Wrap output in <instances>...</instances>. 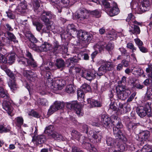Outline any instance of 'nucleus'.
I'll return each mask as SVG.
<instances>
[{"label":"nucleus","instance_id":"b1692460","mask_svg":"<svg viewBox=\"0 0 152 152\" xmlns=\"http://www.w3.org/2000/svg\"><path fill=\"white\" fill-rule=\"evenodd\" d=\"M88 103L90 104L92 107H100L102 106V104L100 101H97L90 98L87 99Z\"/></svg>","mask_w":152,"mask_h":152},{"label":"nucleus","instance_id":"bf43d9fd","mask_svg":"<svg viewBox=\"0 0 152 152\" xmlns=\"http://www.w3.org/2000/svg\"><path fill=\"white\" fill-rule=\"evenodd\" d=\"M84 92L81 89L77 90V95L78 98H83L84 97Z\"/></svg>","mask_w":152,"mask_h":152},{"label":"nucleus","instance_id":"7ed1b4c3","mask_svg":"<svg viewBox=\"0 0 152 152\" xmlns=\"http://www.w3.org/2000/svg\"><path fill=\"white\" fill-rule=\"evenodd\" d=\"M116 90L118 98L122 100H125L131 93L124 85H118L116 87Z\"/></svg>","mask_w":152,"mask_h":152},{"label":"nucleus","instance_id":"a878e982","mask_svg":"<svg viewBox=\"0 0 152 152\" xmlns=\"http://www.w3.org/2000/svg\"><path fill=\"white\" fill-rule=\"evenodd\" d=\"M53 44V47L52 51L54 54L56 55L61 51V45L57 41L54 42Z\"/></svg>","mask_w":152,"mask_h":152},{"label":"nucleus","instance_id":"680f3d73","mask_svg":"<svg viewBox=\"0 0 152 152\" xmlns=\"http://www.w3.org/2000/svg\"><path fill=\"white\" fill-rule=\"evenodd\" d=\"M40 69L43 71L47 72L50 70V68L45 65H42L40 66Z\"/></svg>","mask_w":152,"mask_h":152},{"label":"nucleus","instance_id":"4be33fe9","mask_svg":"<svg viewBox=\"0 0 152 152\" xmlns=\"http://www.w3.org/2000/svg\"><path fill=\"white\" fill-rule=\"evenodd\" d=\"M114 6L110 10L108 14L111 17L113 16L118 15L119 12V10L116 3L114 4Z\"/></svg>","mask_w":152,"mask_h":152},{"label":"nucleus","instance_id":"f03ea898","mask_svg":"<svg viewBox=\"0 0 152 152\" xmlns=\"http://www.w3.org/2000/svg\"><path fill=\"white\" fill-rule=\"evenodd\" d=\"M0 97L4 99L2 103L3 108L9 115L12 116L14 115L13 108L11 105V101L6 91L2 88H0Z\"/></svg>","mask_w":152,"mask_h":152},{"label":"nucleus","instance_id":"e433bc0d","mask_svg":"<svg viewBox=\"0 0 152 152\" xmlns=\"http://www.w3.org/2000/svg\"><path fill=\"white\" fill-rule=\"evenodd\" d=\"M23 74L28 78H30L31 79V77L32 78L33 77L36 78L37 77L36 75L33 74V73L30 70H23Z\"/></svg>","mask_w":152,"mask_h":152},{"label":"nucleus","instance_id":"ddd939ff","mask_svg":"<svg viewBox=\"0 0 152 152\" xmlns=\"http://www.w3.org/2000/svg\"><path fill=\"white\" fill-rule=\"evenodd\" d=\"M75 17L80 20L87 19L89 17V14L86 10L84 8L80 9L76 14Z\"/></svg>","mask_w":152,"mask_h":152},{"label":"nucleus","instance_id":"0eeeda50","mask_svg":"<svg viewBox=\"0 0 152 152\" xmlns=\"http://www.w3.org/2000/svg\"><path fill=\"white\" fill-rule=\"evenodd\" d=\"M113 67V65L112 62H104L101 66L99 68L97 74L99 76H102L107 71L112 70Z\"/></svg>","mask_w":152,"mask_h":152},{"label":"nucleus","instance_id":"c756f323","mask_svg":"<svg viewBox=\"0 0 152 152\" xmlns=\"http://www.w3.org/2000/svg\"><path fill=\"white\" fill-rule=\"evenodd\" d=\"M55 65L58 69H63L65 66L64 61L61 58H58L56 59Z\"/></svg>","mask_w":152,"mask_h":152},{"label":"nucleus","instance_id":"cd10ccee","mask_svg":"<svg viewBox=\"0 0 152 152\" xmlns=\"http://www.w3.org/2000/svg\"><path fill=\"white\" fill-rule=\"evenodd\" d=\"M15 56L14 54H8L6 57H5V62L4 64H12L14 62Z\"/></svg>","mask_w":152,"mask_h":152},{"label":"nucleus","instance_id":"f8f14e48","mask_svg":"<svg viewBox=\"0 0 152 152\" xmlns=\"http://www.w3.org/2000/svg\"><path fill=\"white\" fill-rule=\"evenodd\" d=\"M97 73L94 70H92L91 71H82L81 76L88 80H91L94 79Z\"/></svg>","mask_w":152,"mask_h":152},{"label":"nucleus","instance_id":"9b49d317","mask_svg":"<svg viewBox=\"0 0 152 152\" xmlns=\"http://www.w3.org/2000/svg\"><path fill=\"white\" fill-rule=\"evenodd\" d=\"M150 136V132L148 131H142L140 133L136 139L139 142H141L140 144L142 145L144 142L148 140Z\"/></svg>","mask_w":152,"mask_h":152},{"label":"nucleus","instance_id":"423d86ee","mask_svg":"<svg viewBox=\"0 0 152 152\" xmlns=\"http://www.w3.org/2000/svg\"><path fill=\"white\" fill-rule=\"evenodd\" d=\"M67 108L71 110H75L76 114L79 116H82L83 112L82 107L76 101H74L66 103Z\"/></svg>","mask_w":152,"mask_h":152},{"label":"nucleus","instance_id":"aec40b11","mask_svg":"<svg viewBox=\"0 0 152 152\" xmlns=\"http://www.w3.org/2000/svg\"><path fill=\"white\" fill-rule=\"evenodd\" d=\"M53 26L47 24L46 25V27L43 28L42 29L41 34L43 35L44 34H46V37H50V31L53 29Z\"/></svg>","mask_w":152,"mask_h":152},{"label":"nucleus","instance_id":"9d476101","mask_svg":"<svg viewBox=\"0 0 152 152\" xmlns=\"http://www.w3.org/2000/svg\"><path fill=\"white\" fill-rule=\"evenodd\" d=\"M65 105L63 102L56 101L54 104L51 107L48 111L49 115H51L56 111L63 108Z\"/></svg>","mask_w":152,"mask_h":152},{"label":"nucleus","instance_id":"2eb2a0df","mask_svg":"<svg viewBox=\"0 0 152 152\" xmlns=\"http://www.w3.org/2000/svg\"><path fill=\"white\" fill-rule=\"evenodd\" d=\"M118 111L121 114H125L130 111L131 110L130 105L127 103L123 104L120 102L118 104Z\"/></svg>","mask_w":152,"mask_h":152},{"label":"nucleus","instance_id":"79ce46f5","mask_svg":"<svg viewBox=\"0 0 152 152\" xmlns=\"http://www.w3.org/2000/svg\"><path fill=\"white\" fill-rule=\"evenodd\" d=\"M39 1L40 0H32V2L34 9V11H37V12L38 14L39 13L37 12L38 11L37 10L40 6Z\"/></svg>","mask_w":152,"mask_h":152},{"label":"nucleus","instance_id":"6e6d98bb","mask_svg":"<svg viewBox=\"0 0 152 152\" xmlns=\"http://www.w3.org/2000/svg\"><path fill=\"white\" fill-rule=\"evenodd\" d=\"M134 88H136L139 89H141L144 87L143 85H141L139 82H133L132 83Z\"/></svg>","mask_w":152,"mask_h":152},{"label":"nucleus","instance_id":"a19ab883","mask_svg":"<svg viewBox=\"0 0 152 152\" xmlns=\"http://www.w3.org/2000/svg\"><path fill=\"white\" fill-rule=\"evenodd\" d=\"M137 152H152V149L150 145L147 144L143 146L141 151Z\"/></svg>","mask_w":152,"mask_h":152},{"label":"nucleus","instance_id":"774afa93","mask_svg":"<svg viewBox=\"0 0 152 152\" xmlns=\"http://www.w3.org/2000/svg\"><path fill=\"white\" fill-rule=\"evenodd\" d=\"M113 44L112 43L110 42L107 45L106 49L108 51H111L113 49Z\"/></svg>","mask_w":152,"mask_h":152},{"label":"nucleus","instance_id":"09e8293b","mask_svg":"<svg viewBox=\"0 0 152 152\" xmlns=\"http://www.w3.org/2000/svg\"><path fill=\"white\" fill-rule=\"evenodd\" d=\"M107 37L111 40L115 39L117 38V34L115 32H111L107 34Z\"/></svg>","mask_w":152,"mask_h":152},{"label":"nucleus","instance_id":"72a5a7b5","mask_svg":"<svg viewBox=\"0 0 152 152\" xmlns=\"http://www.w3.org/2000/svg\"><path fill=\"white\" fill-rule=\"evenodd\" d=\"M6 33L8 36L7 38L9 40L12 41L14 43H18V40L16 39L15 36L12 33L9 31H6Z\"/></svg>","mask_w":152,"mask_h":152},{"label":"nucleus","instance_id":"c03bdc74","mask_svg":"<svg viewBox=\"0 0 152 152\" xmlns=\"http://www.w3.org/2000/svg\"><path fill=\"white\" fill-rule=\"evenodd\" d=\"M75 89L74 86L71 84L66 86V91L68 93H73L74 92Z\"/></svg>","mask_w":152,"mask_h":152},{"label":"nucleus","instance_id":"58836bf2","mask_svg":"<svg viewBox=\"0 0 152 152\" xmlns=\"http://www.w3.org/2000/svg\"><path fill=\"white\" fill-rule=\"evenodd\" d=\"M10 127L8 125L6 126L4 125H0V133H5L10 131Z\"/></svg>","mask_w":152,"mask_h":152},{"label":"nucleus","instance_id":"13d9d810","mask_svg":"<svg viewBox=\"0 0 152 152\" xmlns=\"http://www.w3.org/2000/svg\"><path fill=\"white\" fill-rule=\"evenodd\" d=\"M41 15V20L45 23H48L49 22V20L47 17L46 15L44 14L43 12L40 13Z\"/></svg>","mask_w":152,"mask_h":152},{"label":"nucleus","instance_id":"37998d69","mask_svg":"<svg viewBox=\"0 0 152 152\" xmlns=\"http://www.w3.org/2000/svg\"><path fill=\"white\" fill-rule=\"evenodd\" d=\"M27 64L28 66H30L34 68H36L37 66V64L34 58L31 59H28Z\"/></svg>","mask_w":152,"mask_h":152},{"label":"nucleus","instance_id":"39448f33","mask_svg":"<svg viewBox=\"0 0 152 152\" xmlns=\"http://www.w3.org/2000/svg\"><path fill=\"white\" fill-rule=\"evenodd\" d=\"M53 130V126L50 125L45 127L44 132L48 136H51L52 138L55 139L62 141L65 140V138L62 135L54 131Z\"/></svg>","mask_w":152,"mask_h":152},{"label":"nucleus","instance_id":"2f4dec72","mask_svg":"<svg viewBox=\"0 0 152 152\" xmlns=\"http://www.w3.org/2000/svg\"><path fill=\"white\" fill-rule=\"evenodd\" d=\"M138 123H135L131 121L126 123V127L130 131H133L137 127Z\"/></svg>","mask_w":152,"mask_h":152},{"label":"nucleus","instance_id":"338daca9","mask_svg":"<svg viewBox=\"0 0 152 152\" xmlns=\"http://www.w3.org/2000/svg\"><path fill=\"white\" fill-rule=\"evenodd\" d=\"M72 152H83V151L80 150L79 148L75 146H73L72 147Z\"/></svg>","mask_w":152,"mask_h":152},{"label":"nucleus","instance_id":"dca6fc26","mask_svg":"<svg viewBox=\"0 0 152 152\" xmlns=\"http://www.w3.org/2000/svg\"><path fill=\"white\" fill-rule=\"evenodd\" d=\"M77 1V0H74L73 1L72 0H61L60 2H58L59 4L57 5L58 6H56V8L58 10V11L60 13L61 12L62 8L67 6L70 1L75 3Z\"/></svg>","mask_w":152,"mask_h":152},{"label":"nucleus","instance_id":"393cba45","mask_svg":"<svg viewBox=\"0 0 152 152\" xmlns=\"http://www.w3.org/2000/svg\"><path fill=\"white\" fill-rule=\"evenodd\" d=\"M78 61V57L75 56L68 59L66 61V64L67 66L72 67L74 66V64L77 62Z\"/></svg>","mask_w":152,"mask_h":152},{"label":"nucleus","instance_id":"69168bd1","mask_svg":"<svg viewBox=\"0 0 152 152\" xmlns=\"http://www.w3.org/2000/svg\"><path fill=\"white\" fill-rule=\"evenodd\" d=\"M80 129L82 130L83 132L85 133L86 134L88 132V127L86 124H83L80 127Z\"/></svg>","mask_w":152,"mask_h":152},{"label":"nucleus","instance_id":"bb28decb","mask_svg":"<svg viewBox=\"0 0 152 152\" xmlns=\"http://www.w3.org/2000/svg\"><path fill=\"white\" fill-rule=\"evenodd\" d=\"M26 6L24 3H20L18 6L16 10L20 14L23 15L26 12Z\"/></svg>","mask_w":152,"mask_h":152},{"label":"nucleus","instance_id":"412c9836","mask_svg":"<svg viewBox=\"0 0 152 152\" xmlns=\"http://www.w3.org/2000/svg\"><path fill=\"white\" fill-rule=\"evenodd\" d=\"M119 142H120L116 146H113V145H114L115 142H114V140L113 139L112 137H108L106 139V142L107 145L108 146H111L112 147L110 148H109L108 149V151L109 152H110L109 151V149L110 148H115V147H116L117 146L119 145H121L123 144V142L120 140V139H119Z\"/></svg>","mask_w":152,"mask_h":152},{"label":"nucleus","instance_id":"4d7b16f0","mask_svg":"<svg viewBox=\"0 0 152 152\" xmlns=\"http://www.w3.org/2000/svg\"><path fill=\"white\" fill-rule=\"evenodd\" d=\"M33 24L34 26H36L37 30L39 31H40L42 28L43 26V25L42 24L37 22L34 23Z\"/></svg>","mask_w":152,"mask_h":152},{"label":"nucleus","instance_id":"6ab92c4d","mask_svg":"<svg viewBox=\"0 0 152 152\" xmlns=\"http://www.w3.org/2000/svg\"><path fill=\"white\" fill-rule=\"evenodd\" d=\"M91 137L94 139V142H100L102 138V134L99 131H95L91 135Z\"/></svg>","mask_w":152,"mask_h":152},{"label":"nucleus","instance_id":"f704fd0d","mask_svg":"<svg viewBox=\"0 0 152 152\" xmlns=\"http://www.w3.org/2000/svg\"><path fill=\"white\" fill-rule=\"evenodd\" d=\"M104 43L103 42H98L93 46L95 50L98 51V50L101 52L105 47L104 45Z\"/></svg>","mask_w":152,"mask_h":152},{"label":"nucleus","instance_id":"473e14b6","mask_svg":"<svg viewBox=\"0 0 152 152\" xmlns=\"http://www.w3.org/2000/svg\"><path fill=\"white\" fill-rule=\"evenodd\" d=\"M83 140H81L80 142H82V145L84 148L87 149H90L92 148L91 144L88 142H87L86 141L88 140L86 137L84 136H82Z\"/></svg>","mask_w":152,"mask_h":152},{"label":"nucleus","instance_id":"49530a36","mask_svg":"<svg viewBox=\"0 0 152 152\" xmlns=\"http://www.w3.org/2000/svg\"><path fill=\"white\" fill-rule=\"evenodd\" d=\"M37 103L38 105H39L46 106L48 104L47 99L43 98L38 99Z\"/></svg>","mask_w":152,"mask_h":152},{"label":"nucleus","instance_id":"4c0bfd02","mask_svg":"<svg viewBox=\"0 0 152 152\" xmlns=\"http://www.w3.org/2000/svg\"><path fill=\"white\" fill-rule=\"evenodd\" d=\"M16 121V126L18 127V128H21L23 122V120L21 117H18L15 118Z\"/></svg>","mask_w":152,"mask_h":152},{"label":"nucleus","instance_id":"de8ad7c7","mask_svg":"<svg viewBox=\"0 0 152 152\" xmlns=\"http://www.w3.org/2000/svg\"><path fill=\"white\" fill-rule=\"evenodd\" d=\"M81 89L84 92H90L91 91L90 86L87 84H84L81 87Z\"/></svg>","mask_w":152,"mask_h":152},{"label":"nucleus","instance_id":"7c9ffc66","mask_svg":"<svg viewBox=\"0 0 152 152\" xmlns=\"http://www.w3.org/2000/svg\"><path fill=\"white\" fill-rule=\"evenodd\" d=\"M52 48L51 45L49 43L45 42L40 47L39 50L41 51H46Z\"/></svg>","mask_w":152,"mask_h":152},{"label":"nucleus","instance_id":"052dcab7","mask_svg":"<svg viewBox=\"0 0 152 152\" xmlns=\"http://www.w3.org/2000/svg\"><path fill=\"white\" fill-rule=\"evenodd\" d=\"M134 41L138 48L143 45V42L138 38L134 39Z\"/></svg>","mask_w":152,"mask_h":152},{"label":"nucleus","instance_id":"f3484780","mask_svg":"<svg viewBox=\"0 0 152 152\" xmlns=\"http://www.w3.org/2000/svg\"><path fill=\"white\" fill-rule=\"evenodd\" d=\"M149 110L148 108L143 106H140L136 109V112L138 115L141 118H143L147 114V112Z\"/></svg>","mask_w":152,"mask_h":152},{"label":"nucleus","instance_id":"6e6552de","mask_svg":"<svg viewBox=\"0 0 152 152\" xmlns=\"http://www.w3.org/2000/svg\"><path fill=\"white\" fill-rule=\"evenodd\" d=\"M48 85L51 89L54 92L58 90L62 89L64 87V85L62 83V81L59 80L53 81Z\"/></svg>","mask_w":152,"mask_h":152},{"label":"nucleus","instance_id":"0e129e2a","mask_svg":"<svg viewBox=\"0 0 152 152\" xmlns=\"http://www.w3.org/2000/svg\"><path fill=\"white\" fill-rule=\"evenodd\" d=\"M141 4L147 8L150 5V1L149 0H143Z\"/></svg>","mask_w":152,"mask_h":152},{"label":"nucleus","instance_id":"8fccbe9b","mask_svg":"<svg viewBox=\"0 0 152 152\" xmlns=\"http://www.w3.org/2000/svg\"><path fill=\"white\" fill-rule=\"evenodd\" d=\"M147 10V8H146L141 4L137 7V10L138 11V13L139 14H141L142 13L146 11Z\"/></svg>","mask_w":152,"mask_h":152},{"label":"nucleus","instance_id":"864d4df0","mask_svg":"<svg viewBox=\"0 0 152 152\" xmlns=\"http://www.w3.org/2000/svg\"><path fill=\"white\" fill-rule=\"evenodd\" d=\"M90 14L93 17L96 18H99L101 16L100 12L97 10L91 11Z\"/></svg>","mask_w":152,"mask_h":152},{"label":"nucleus","instance_id":"c9c22d12","mask_svg":"<svg viewBox=\"0 0 152 152\" xmlns=\"http://www.w3.org/2000/svg\"><path fill=\"white\" fill-rule=\"evenodd\" d=\"M72 137L74 138L79 141L81 140V136L80 133L75 130H72L71 132Z\"/></svg>","mask_w":152,"mask_h":152},{"label":"nucleus","instance_id":"c85d7f7f","mask_svg":"<svg viewBox=\"0 0 152 152\" xmlns=\"http://www.w3.org/2000/svg\"><path fill=\"white\" fill-rule=\"evenodd\" d=\"M66 31L68 34L71 35L72 34H74L75 33L77 34V32L76 29L75 28V26L73 24L68 25L67 26Z\"/></svg>","mask_w":152,"mask_h":152},{"label":"nucleus","instance_id":"4468645a","mask_svg":"<svg viewBox=\"0 0 152 152\" xmlns=\"http://www.w3.org/2000/svg\"><path fill=\"white\" fill-rule=\"evenodd\" d=\"M100 121L102 125L106 128L110 127V125L111 123L110 118L108 115L104 114L101 116Z\"/></svg>","mask_w":152,"mask_h":152},{"label":"nucleus","instance_id":"a18cd8bd","mask_svg":"<svg viewBox=\"0 0 152 152\" xmlns=\"http://www.w3.org/2000/svg\"><path fill=\"white\" fill-rule=\"evenodd\" d=\"M28 59L24 57H20L18 59V61L19 63L21 65H23L24 66L26 65V63H27Z\"/></svg>","mask_w":152,"mask_h":152},{"label":"nucleus","instance_id":"5701e85b","mask_svg":"<svg viewBox=\"0 0 152 152\" xmlns=\"http://www.w3.org/2000/svg\"><path fill=\"white\" fill-rule=\"evenodd\" d=\"M129 31L131 35L132 34L137 35L140 34V30L139 26L132 25L130 26Z\"/></svg>","mask_w":152,"mask_h":152},{"label":"nucleus","instance_id":"f257e3e1","mask_svg":"<svg viewBox=\"0 0 152 152\" xmlns=\"http://www.w3.org/2000/svg\"><path fill=\"white\" fill-rule=\"evenodd\" d=\"M111 118L114 119L112 122L113 124L115 126L113 128L114 135L116 138L120 139L123 142V144L119 145L115 148H113L109 149L110 152H121L124 151L127 147L126 143L127 139L119 129L123 127V125L121 122L120 118L117 116L112 115Z\"/></svg>","mask_w":152,"mask_h":152},{"label":"nucleus","instance_id":"a211bd4d","mask_svg":"<svg viewBox=\"0 0 152 152\" xmlns=\"http://www.w3.org/2000/svg\"><path fill=\"white\" fill-rule=\"evenodd\" d=\"M46 141V137L43 135H39L36 137H33L32 140L34 143L36 142L37 145L43 143Z\"/></svg>","mask_w":152,"mask_h":152},{"label":"nucleus","instance_id":"1a4fd4ad","mask_svg":"<svg viewBox=\"0 0 152 152\" xmlns=\"http://www.w3.org/2000/svg\"><path fill=\"white\" fill-rule=\"evenodd\" d=\"M7 75L11 79L8 82L9 86L11 89L15 90L17 88V86L15 82V75L9 69L5 72Z\"/></svg>","mask_w":152,"mask_h":152},{"label":"nucleus","instance_id":"e2e57ef3","mask_svg":"<svg viewBox=\"0 0 152 152\" xmlns=\"http://www.w3.org/2000/svg\"><path fill=\"white\" fill-rule=\"evenodd\" d=\"M26 56L28 58V59H31L33 58V56L31 53L27 50L25 53Z\"/></svg>","mask_w":152,"mask_h":152},{"label":"nucleus","instance_id":"3c124183","mask_svg":"<svg viewBox=\"0 0 152 152\" xmlns=\"http://www.w3.org/2000/svg\"><path fill=\"white\" fill-rule=\"evenodd\" d=\"M126 47L127 48L131 50L132 53H134L137 50V48L134 46L133 44L130 42L127 43Z\"/></svg>","mask_w":152,"mask_h":152},{"label":"nucleus","instance_id":"ea45409f","mask_svg":"<svg viewBox=\"0 0 152 152\" xmlns=\"http://www.w3.org/2000/svg\"><path fill=\"white\" fill-rule=\"evenodd\" d=\"M145 98L146 100H152V88L147 89Z\"/></svg>","mask_w":152,"mask_h":152},{"label":"nucleus","instance_id":"5fc2aeb1","mask_svg":"<svg viewBox=\"0 0 152 152\" xmlns=\"http://www.w3.org/2000/svg\"><path fill=\"white\" fill-rule=\"evenodd\" d=\"M43 12L44 14L46 15L48 19L49 20L50 19H52L54 17V15L50 11H44Z\"/></svg>","mask_w":152,"mask_h":152},{"label":"nucleus","instance_id":"20e7f679","mask_svg":"<svg viewBox=\"0 0 152 152\" xmlns=\"http://www.w3.org/2000/svg\"><path fill=\"white\" fill-rule=\"evenodd\" d=\"M77 36L82 41L84 42V44H82L83 47H86L91 40L92 37V34L86 31H83L82 30L77 31Z\"/></svg>","mask_w":152,"mask_h":152},{"label":"nucleus","instance_id":"603ef678","mask_svg":"<svg viewBox=\"0 0 152 152\" xmlns=\"http://www.w3.org/2000/svg\"><path fill=\"white\" fill-rule=\"evenodd\" d=\"M133 15L132 13H130L129 14L128 17H127V18L126 19V21L128 22H129L131 21L130 23L132 24V22H133V23L134 24H136L138 25H140V23L139 22H138L136 21H132L131 20V19L133 18Z\"/></svg>","mask_w":152,"mask_h":152}]
</instances>
